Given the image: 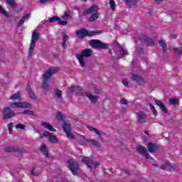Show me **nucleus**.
Listing matches in <instances>:
<instances>
[{
	"label": "nucleus",
	"instance_id": "f257e3e1",
	"mask_svg": "<svg viewBox=\"0 0 182 182\" xmlns=\"http://www.w3.org/2000/svg\"><path fill=\"white\" fill-rule=\"evenodd\" d=\"M59 72V68H51L46 70L43 76V82L41 85V89H43V90H49V84H48V82L50 80V77L53 76L55 73H58Z\"/></svg>",
	"mask_w": 182,
	"mask_h": 182
},
{
	"label": "nucleus",
	"instance_id": "f03ea898",
	"mask_svg": "<svg viewBox=\"0 0 182 182\" xmlns=\"http://www.w3.org/2000/svg\"><path fill=\"white\" fill-rule=\"evenodd\" d=\"M101 33H103V31H89L86 30V28H81L77 30L76 31V35L79 39H84V38H86V36L92 37L95 36V35H100Z\"/></svg>",
	"mask_w": 182,
	"mask_h": 182
},
{
	"label": "nucleus",
	"instance_id": "7ed1b4c3",
	"mask_svg": "<svg viewBox=\"0 0 182 182\" xmlns=\"http://www.w3.org/2000/svg\"><path fill=\"white\" fill-rule=\"evenodd\" d=\"M68 168L71 171L73 176H77L79 174V170L80 168V165L79 162L73 160V159H70L67 161Z\"/></svg>",
	"mask_w": 182,
	"mask_h": 182
},
{
	"label": "nucleus",
	"instance_id": "20e7f679",
	"mask_svg": "<svg viewBox=\"0 0 182 182\" xmlns=\"http://www.w3.org/2000/svg\"><path fill=\"white\" fill-rule=\"evenodd\" d=\"M39 41V33L33 31L32 33L31 41L30 43V48L28 50V59L32 58V53L35 50V47L36 46V42Z\"/></svg>",
	"mask_w": 182,
	"mask_h": 182
},
{
	"label": "nucleus",
	"instance_id": "39448f33",
	"mask_svg": "<svg viewBox=\"0 0 182 182\" xmlns=\"http://www.w3.org/2000/svg\"><path fill=\"white\" fill-rule=\"evenodd\" d=\"M88 43L93 49H104L105 50L109 49V46H107V43H103L100 41V40H90Z\"/></svg>",
	"mask_w": 182,
	"mask_h": 182
},
{
	"label": "nucleus",
	"instance_id": "423d86ee",
	"mask_svg": "<svg viewBox=\"0 0 182 182\" xmlns=\"http://www.w3.org/2000/svg\"><path fill=\"white\" fill-rule=\"evenodd\" d=\"M36 133L40 134V139H43V137H48V141L50 143H53V144H58L59 143V139L56 136V135H53L52 133L46 131L43 134H41L39 131H36Z\"/></svg>",
	"mask_w": 182,
	"mask_h": 182
},
{
	"label": "nucleus",
	"instance_id": "0eeeda50",
	"mask_svg": "<svg viewBox=\"0 0 182 182\" xmlns=\"http://www.w3.org/2000/svg\"><path fill=\"white\" fill-rule=\"evenodd\" d=\"M2 114H3V120H8L16 116V114H15L14 110H12L9 107H4L2 110Z\"/></svg>",
	"mask_w": 182,
	"mask_h": 182
},
{
	"label": "nucleus",
	"instance_id": "6e6552de",
	"mask_svg": "<svg viewBox=\"0 0 182 182\" xmlns=\"http://www.w3.org/2000/svg\"><path fill=\"white\" fill-rule=\"evenodd\" d=\"M139 40L141 42L146 43L147 46H154V45H156L154 39L145 34H141L139 36Z\"/></svg>",
	"mask_w": 182,
	"mask_h": 182
},
{
	"label": "nucleus",
	"instance_id": "1a4fd4ad",
	"mask_svg": "<svg viewBox=\"0 0 182 182\" xmlns=\"http://www.w3.org/2000/svg\"><path fill=\"white\" fill-rule=\"evenodd\" d=\"M63 129L65 132V133L67 134V137L68 139H75V136L72 134L71 130H72V127L70 124H68L66 122H64L62 125Z\"/></svg>",
	"mask_w": 182,
	"mask_h": 182
},
{
	"label": "nucleus",
	"instance_id": "9d476101",
	"mask_svg": "<svg viewBox=\"0 0 182 182\" xmlns=\"http://www.w3.org/2000/svg\"><path fill=\"white\" fill-rule=\"evenodd\" d=\"M136 120L139 124H144V123H147V117L148 116L146 114V112L141 111L139 112H136Z\"/></svg>",
	"mask_w": 182,
	"mask_h": 182
},
{
	"label": "nucleus",
	"instance_id": "9b49d317",
	"mask_svg": "<svg viewBox=\"0 0 182 182\" xmlns=\"http://www.w3.org/2000/svg\"><path fill=\"white\" fill-rule=\"evenodd\" d=\"M99 6L96 4H93L90 8L85 9L82 12L83 16L89 15L90 14H99Z\"/></svg>",
	"mask_w": 182,
	"mask_h": 182
},
{
	"label": "nucleus",
	"instance_id": "f8f14e48",
	"mask_svg": "<svg viewBox=\"0 0 182 182\" xmlns=\"http://www.w3.org/2000/svg\"><path fill=\"white\" fill-rule=\"evenodd\" d=\"M82 163H83V164H86V166L88 167V168H90V170H92V168H93V164H95V161L90 159V157L89 156H83L82 159H81Z\"/></svg>",
	"mask_w": 182,
	"mask_h": 182
},
{
	"label": "nucleus",
	"instance_id": "ddd939ff",
	"mask_svg": "<svg viewBox=\"0 0 182 182\" xmlns=\"http://www.w3.org/2000/svg\"><path fill=\"white\" fill-rule=\"evenodd\" d=\"M87 128L90 132H94V133H95V134H97V136H98L99 140H103V136L102 135V134H106L105 132H100V131H99V129H96L93 127H90L89 125L87 126Z\"/></svg>",
	"mask_w": 182,
	"mask_h": 182
},
{
	"label": "nucleus",
	"instance_id": "4468645a",
	"mask_svg": "<svg viewBox=\"0 0 182 182\" xmlns=\"http://www.w3.org/2000/svg\"><path fill=\"white\" fill-rule=\"evenodd\" d=\"M81 137L85 141H87V143H91L92 146L97 147V149H100V143L97 141L96 139H87L85 136L81 135Z\"/></svg>",
	"mask_w": 182,
	"mask_h": 182
},
{
	"label": "nucleus",
	"instance_id": "2eb2a0df",
	"mask_svg": "<svg viewBox=\"0 0 182 182\" xmlns=\"http://www.w3.org/2000/svg\"><path fill=\"white\" fill-rule=\"evenodd\" d=\"M93 55V50L91 48H85L82 50L80 56L82 58H90Z\"/></svg>",
	"mask_w": 182,
	"mask_h": 182
},
{
	"label": "nucleus",
	"instance_id": "dca6fc26",
	"mask_svg": "<svg viewBox=\"0 0 182 182\" xmlns=\"http://www.w3.org/2000/svg\"><path fill=\"white\" fill-rule=\"evenodd\" d=\"M147 149L149 153H156V151L159 150V146L156 144H153L152 142H149L147 144Z\"/></svg>",
	"mask_w": 182,
	"mask_h": 182
},
{
	"label": "nucleus",
	"instance_id": "f3484780",
	"mask_svg": "<svg viewBox=\"0 0 182 182\" xmlns=\"http://www.w3.org/2000/svg\"><path fill=\"white\" fill-rule=\"evenodd\" d=\"M4 151L6 153H16L21 151V149L18 146H8L4 148Z\"/></svg>",
	"mask_w": 182,
	"mask_h": 182
},
{
	"label": "nucleus",
	"instance_id": "a211bd4d",
	"mask_svg": "<svg viewBox=\"0 0 182 182\" xmlns=\"http://www.w3.org/2000/svg\"><path fill=\"white\" fill-rule=\"evenodd\" d=\"M156 105L160 107V109L162 110V112L165 114L168 113V110H167V108L166 107V105H164V103H163L161 101L159 100H155Z\"/></svg>",
	"mask_w": 182,
	"mask_h": 182
},
{
	"label": "nucleus",
	"instance_id": "6ab92c4d",
	"mask_svg": "<svg viewBox=\"0 0 182 182\" xmlns=\"http://www.w3.org/2000/svg\"><path fill=\"white\" fill-rule=\"evenodd\" d=\"M26 90L29 96L32 99V100H35L36 99V95H35V93L33 92L32 89L31 88V85L29 83L27 84V87L26 88Z\"/></svg>",
	"mask_w": 182,
	"mask_h": 182
},
{
	"label": "nucleus",
	"instance_id": "aec40b11",
	"mask_svg": "<svg viewBox=\"0 0 182 182\" xmlns=\"http://www.w3.org/2000/svg\"><path fill=\"white\" fill-rule=\"evenodd\" d=\"M136 153H139V154H141V156H144V154H146L147 153V148H145L143 145H139L136 149Z\"/></svg>",
	"mask_w": 182,
	"mask_h": 182
},
{
	"label": "nucleus",
	"instance_id": "412c9836",
	"mask_svg": "<svg viewBox=\"0 0 182 182\" xmlns=\"http://www.w3.org/2000/svg\"><path fill=\"white\" fill-rule=\"evenodd\" d=\"M132 80H134V82H136V83H138V85H141V83H143V77L136 75V74H133L132 75Z\"/></svg>",
	"mask_w": 182,
	"mask_h": 182
},
{
	"label": "nucleus",
	"instance_id": "4be33fe9",
	"mask_svg": "<svg viewBox=\"0 0 182 182\" xmlns=\"http://www.w3.org/2000/svg\"><path fill=\"white\" fill-rule=\"evenodd\" d=\"M41 126H43V127H44L45 129H48V130H50V132H56V129L47 122H41Z\"/></svg>",
	"mask_w": 182,
	"mask_h": 182
},
{
	"label": "nucleus",
	"instance_id": "5701e85b",
	"mask_svg": "<svg viewBox=\"0 0 182 182\" xmlns=\"http://www.w3.org/2000/svg\"><path fill=\"white\" fill-rule=\"evenodd\" d=\"M6 4H7V5H9L10 8H11L13 11H15V9L18 8V4L15 1V0H6Z\"/></svg>",
	"mask_w": 182,
	"mask_h": 182
},
{
	"label": "nucleus",
	"instance_id": "b1692460",
	"mask_svg": "<svg viewBox=\"0 0 182 182\" xmlns=\"http://www.w3.org/2000/svg\"><path fill=\"white\" fill-rule=\"evenodd\" d=\"M70 93H80V92H82V87L73 85L70 88Z\"/></svg>",
	"mask_w": 182,
	"mask_h": 182
},
{
	"label": "nucleus",
	"instance_id": "393cba45",
	"mask_svg": "<svg viewBox=\"0 0 182 182\" xmlns=\"http://www.w3.org/2000/svg\"><path fill=\"white\" fill-rule=\"evenodd\" d=\"M40 150L43 152V154H44L45 157H49V151H48V148L45 144L41 145Z\"/></svg>",
	"mask_w": 182,
	"mask_h": 182
},
{
	"label": "nucleus",
	"instance_id": "a878e982",
	"mask_svg": "<svg viewBox=\"0 0 182 182\" xmlns=\"http://www.w3.org/2000/svg\"><path fill=\"white\" fill-rule=\"evenodd\" d=\"M85 94L87 96V97H88V99H90V101L92 102V103H96V102H97V97L86 92H85Z\"/></svg>",
	"mask_w": 182,
	"mask_h": 182
},
{
	"label": "nucleus",
	"instance_id": "bb28decb",
	"mask_svg": "<svg viewBox=\"0 0 182 182\" xmlns=\"http://www.w3.org/2000/svg\"><path fill=\"white\" fill-rule=\"evenodd\" d=\"M76 58L78 60V62L81 68H85L86 66V63L85 62L83 57H81L80 55H79V54H77Z\"/></svg>",
	"mask_w": 182,
	"mask_h": 182
},
{
	"label": "nucleus",
	"instance_id": "cd10ccee",
	"mask_svg": "<svg viewBox=\"0 0 182 182\" xmlns=\"http://www.w3.org/2000/svg\"><path fill=\"white\" fill-rule=\"evenodd\" d=\"M97 19H99V13H93L89 18V22H95Z\"/></svg>",
	"mask_w": 182,
	"mask_h": 182
},
{
	"label": "nucleus",
	"instance_id": "c85d7f7f",
	"mask_svg": "<svg viewBox=\"0 0 182 182\" xmlns=\"http://www.w3.org/2000/svg\"><path fill=\"white\" fill-rule=\"evenodd\" d=\"M125 4L128 8H132V6H134L137 4V0H125Z\"/></svg>",
	"mask_w": 182,
	"mask_h": 182
},
{
	"label": "nucleus",
	"instance_id": "c756f323",
	"mask_svg": "<svg viewBox=\"0 0 182 182\" xmlns=\"http://www.w3.org/2000/svg\"><path fill=\"white\" fill-rule=\"evenodd\" d=\"M159 46H161L164 53H166V52H167V43L163 40H161L159 41Z\"/></svg>",
	"mask_w": 182,
	"mask_h": 182
},
{
	"label": "nucleus",
	"instance_id": "7c9ffc66",
	"mask_svg": "<svg viewBox=\"0 0 182 182\" xmlns=\"http://www.w3.org/2000/svg\"><path fill=\"white\" fill-rule=\"evenodd\" d=\"M31 105L29 102H20V108L21 109H31Z\"/></svg>",
	"mask_w": 182,
	"mask_h": 182
},
{
	"label": "nucleus",
	"instance_id": "2f4dec72",
	"mask_svg": "<svg viewBox=\"0 0 182 182\" xmlns=\"http://www.w3.org/2000/svg\"><path fill=\"white\" fill-rule=\"evenodd\" d=\"M10 100H16V99H21V92L18 91L9 97Z\"/></svg>",
	"mask_w": 182,
	"mask_h": 182
},
{
	"label": "nucleus",
	"instance_id": "473e14b6",
	"mask_svg": "<svg viewBox=\"0 0 182 182\" xmlns=\"http://www.w3.org/2000/svg\"><path fill=\"white\" fill-rule=\"evenodd\" d=\"M59 21H60V17L58 16H55L49 18V19L48 20V22H50V23H53V22H59Z\"/></svg>",
	"mask_w": 182,
	"mask_h": 182
},
{
	"label": "nucleus",
	"instance_id": "72a5a7b5",
	"mask_svg": "<svg viewBox=\"0 0 182 182\" xmlns=\"http://www.w3.org/2000/svg\"><path fill=\"white\" fill-rule=\"evenodd\" d=\"M54 92L55 97L57 99H61L62 98V91L58 88H54Z\"/></svg>",
	"mask_w": 182,
	"mask_h": 182
},
{
	"label": "nucleus",
	"instance_id": "f704fd0d",
	"mask_svg": "<svg viewBox=\"0 0 182 182\" xmlns=\"http://www.w3.org/2000/svg\"><path fill=\"white\" fill-rule=\"evenodd\" d=\"M0 14H1V15H4V16H6V18H9V14H8V12H6V11H5V9L2 8V6L0 5Z\"/></svg>",
	"mask_w": 182,
	"mask_h": 182
},
{
	"label": "nucleus",
	"instance_id": "c9c22d12",
	"mask_svg": "<svg viewBox=\"0 0 182 182\" xmlns=\"http://www.w3.org/2000/svg\"><path fill=\"white\" fill-rule=\"evenodd\" d=\"M18 114H28V116H33V114H35V112H33V111L27 109L25 110L24 112H18Z\"/></svg>",
	"mask_w": 182,
	"mask_h": 182
},
{
	"label": "nucleus",
	"instance_id": "e433bc0d",
	"mask_svg": "<svg viewBox=\"0 0 182 182\" xmlns=\"http://www.w3.org/2000/svg\"><path fill=\"white\" fill-rule=\"evenodd\" d=\"M149 107L150 109L154 114V116H155V117L157 116V110H156V107H154V105L151 103H149Z\"/></svg>",
	"mask_w": 182,
	"mask_h": 182
},
{
	"label": "nucleus",
	"instance_id": "4c0bfd02",
	"mask_svg": "<svg viewBox=\"0 0 182 182\" xmlns=\"http://www.w3.org/2000/svg\"><path fill=\"white\" fill-rule=\"evenodd\" d=\"M109 4L111 11H116V2H114L113 0H109Z\"/></svg>",
	"mask_w": 182,
	"mask_h": 182
},
{
	"label": "nucleus",
	"instance_id": "58836bf2",
	"mask_svg": "<svg viewBox=\"0 0 182 182\" xmlns=\"http://www.w3.org/2000/svg\"><path fill=\"white\" fill-rule=\"evenodd\" d=\"M136 53H138V55H143L144 53L143 50V48L140 46H136L135 50Z\"/></svg>",
	"mask_w": 182,
	"mask_h": 182
},
{
	"label": "nucleus",
	"instance_id": "ea45409f",
	"mask_svg": "<svg viewBox=\"0 0 182 182\" xmlns=\"http://www.w3.org/2000/svg\"><path fill=\"white\" fill-rule=\"evenodd\" d=\"M170 104L173 105V106H177V105H178L179 101L178 100L176 99V98H171L169 100Z\"/></svg>",
	"mask_w": 182,
	"mask_h": 182
},
{
	"label": "nucleus",
	"instance_id": "a19ab883",
	"mask_svg": "<svg viewBox=\"0 0 182 182\" xmlns=\"http://www.w3.org/2000/svg\"><path fill=\"white\" fill-rule=\"evenodd\" d=\"M68 39H69V37L67 36V34H64L63 36V42H62L63 48H65Z\"/></svg>",
	"mask_w": 182,
	"mask_h": 182
},
{
	"label": "nucleus",
	"instance_id": "79ce46f5",
	"mask_svg": "<svg viewBox=\"0 0 182 182\" xmlns=\"http://www.w3.org/2000/svg\"><path fill=\"white\" fill-rule=\"evenodd\" d=\"M55 119L58 121V122H62V120H63V116L62 115V112H58L57 113L56 116H55Z\"/></svg>",
	"mask_w": 182,
	"mask_h": 182
},
{
	"label": "nucleus",
	"instance_id": "37998d69",
	"mask_svg": "<svg viewBox=\"0 0 182 182\" xmlns=\"http://www.w3.org/2000/svg\"><path fill=\"white\" fill-rule=\"evenodd\" d=\"M173 51L178 55H182V48H173Z\"/></svg>",
	"mask_w": 182,
	"mask_h": 182
},
{
	"label": "nucleus",
	"instance_id": "c03bdc74",
	"mask_svg": "<svg viewBox=\"0 0 182 182\" xmlns=\"http://www.w3.org/2000/svg\"><path fill=\"white\" fill-rule=\"evenodd\" d=\"M69 16H70V11H65L64 15L62 16V19H69Z\"/></svg>",
	"mask_w": 182,
	"mask_h": 182
},
{
	"label": "nucleus",
	"instance_id": "a18cd8bd",
	"mask_svg": "<svg viewBox=\"0 0 182 182\" xmlns=\"http://www.w3.org/2000/svg\"><path fill=\"white\" fill-rule=\"evenodd\" d=\"M13 127H14V123L11 122L8 124L9 134H12V133H14V131L12 130Z\"/></svg>",
	"mask_w": 182,
	"mask_h": 182
},
{
	"label": "nucleus",
	"instance_id": "49530a36",
	"mask_svg": "<svg viewBox=\"0 0 182 182\" xmlns=\"http://www.w3.org/2000/svg\"><path fill=\"white\" fill-rule=\"evenodd\" d=\"M11 107H19L21 108V102H14L10 104Z\"/></svg>",
	"mask_w": 182,
	"mask_h": 182
},
{
	"label": "nucleus",
	"instance_id": "de8ad7c7",
	"mask_svg": "<svg viewBox=\"0 0 182 182\" xmlns=\"http://www.w3.org/2000/svg\"><path fill=\"white\" fill-rule=\"evenodd\" d=\"M16 129H21V130H25L26 127L22 124H17L16 125Z\"/></svg>",
	"mask_w": 182,
	"mask_h": 182
},
{
	"label": "nucleus",
	"instance_id": "09e8293b",
	"mask_svg": "<svg viewBox=\"0 0 182 182\" xmlns=\"http://www.w3.org/2000/svg\"><path fill=\"white\" fill-rule=\"evenodd\" d=\"M58 25H61L62 26H66V25H68V22L66 21L59 20L58 21Z\"/></svg>",
	"mask_w": 182,
	"mask_h": 182
},
{
	"label": "nucleus",
	"instance_id": "8fccbe9b",
	"mask_svg": "<svg viewBox=\"0 0 182 182\" xmlns=\"http://www.w3.org/2000/svg\"><path fill=\"white\" fill-rule=\"evenodd\" d=\"M120 105H128L129 101H127L125 98H122L119 101Z\"/></svg>",
	"mask_w": 182,
	"mask_h": 182
},
{
	"label": "nucleus",
	"instance_id": "3c124183",
	"mask_svg": "<svg viewBox=\"0 0 182 182\" xmlns=\"http://www.w3.org/2000/svg\"><path fill=\"white\" fill-rule=\"evenodd\" d=\"M121 56H126L127 55V51L124 48H122L121 51L119 52Z\"/></svg>",
	"mask_w": 182,
	"mask_h": 182
},
{
	"label": "nucleus",
	"instance_id": "603ef678",
	"mask_svg": "<svg viewBox=\"0 0 182 182\" xmlns=\"http://www.w3.org/2000/svg\"><path fill=\"white\" fill-rule=\"evenodd\" d=\"M29 18H31V14H28L26 15L23 16L21 19L23 21H28V19H29Z\"/></svg>",
	"mask_w": 182,
	"mask_h": 182
},
{
	"label": "nucleus",
	"instance_id": "864d4df0",
	"mask_svg": "<svg viewBox=\"0 0 182 182\" xmlns=\"http://www.w3.org/2000/svg\"><path fill=\"white\" fill-rule=\"evenodd\" d=\"M53 0H40L39 2L41 5H45V4H48V2H52Z\"/></svg>",
	"mask_w": 182,
	"mask_h": 182
},
{
	"label": "nucleus",
	"instance_id": "5fc2aeb1",
	"mask_svg": "<svg viewBox=\"0 0 182 182\" xmlns=\"http://www.w3.org/2000/svg\"><path fill=\"white\" fill-rule=\"evenodd\" d=\"M151 164L152 166H154V167H159V165L157 164V161H156L154 159H151V161H150Z\"/></svg>",
	"mask_w": 182,
	"mask_h": 182
},
{
	"label": "nucleus",
	"instance_id": "6e6d98bb",
	"mask_svg": "<svg viewBox=\"0 0 182 182\" xmlns=\"http://www.w3.org/2000/svg\"><path fill=\"white\" fill-rule=\"evenodd\" d=\"M143 156H144V157L146 160H149V159H150V160H153V158L147 152L145 154H144Z\"/></svg>",
	"mask_w": 182,
	"mask_h": 182
},
{
	"label": "nucleus",
	"instance_id": "4d7b16f0",
	"mask_svg": "<svg viewBox=\"0 0 182 182\" xmlns=\"http://www.w3.org/2000/svg\"><path fill=\"white\" fill-rule=\"evenodd\" d=\"M166 164L168 165V167H170V168L176 170V165H172L171 164H170V162H166Z\"/></svg>",
	"mask_w": 182,
	"mask_h": 182
},
{
	"label": "nucleus",
	"instance_id": "13d9d810",
	"mask_svg": "<svg viewBox=\"0 0 182 182\" xmlns=\"http://www.w3.org/2000/svg\"><path fill=\"white\" fill-rule=\"evenodd\" d=\"M25 22L24 20H23L22 18L20 20V21L18 23L17 26H22V24Z\"/></svg>",
	"mask_w": 182,
	"mask_h": 182
},
{
	"label": "nucleus",
	"instance_id": "bf43d9fd",
	"mask_svg": "<svg viewBox=\"0 0 182 182\" xmlns=\"http://www.w3.org/2000/svg\"><path fill=\"white\" fill-rule=\"evenodd\" d=\"M167 167H168L167 162H166L165 164H164L161 166V170H166V168H167Z\"/></svg>",
	"mask_w": 182,
	"mask_h": 182
},
{
	"label": "nucleus",
	"instance_id": "052dcab7",
	"mask_svg": "<svg viewBox=\"0 0 182 182\" xmlns=\"http://www.w3.org/2000/svg\"><path fill=\"white\" fill-rule=\"evenodd\" d=\"M36 168H33V169L31 170V174L33 176H34L35 177H36V176H38V174H36V172H35Z\"/></svg>",
	"mask_w": 182,
	"mask_h": 182
},
{
	"label": "nucleus",
	"instance_id": "680f3d73",
	"mask_svg": "<svg viewBox=\"0 0 182 182\" xmlns=\"http://www.w3.org/2000/svg\"><path fill=\"white\" fill-rule=\"evenodd\" d=\"M92 166H94V168H97V167H99V166H100V164L98 162H94Z\"/></svg>",
	"mask_w": 182,
	"mask_h": 182
},
{
	"label": "nucleus",
	"instance_id": "e2e57ef3",
	"mask_svg": "<svg viewBox=\"0 0 182 182\" xmlns=\"http://www.w3.org/2000/svg\"><path fill=\"white\" fill-rule=\"evenodd\" d=\"M95 93L96 95H99L100 93V90H99V88H97V87H95Z\"/></svg>",
	"mask_w": 182,
	"mask_h": 182
},
{
	"label": "nucleus",
	"instance_id": "0e129e2a",
	"mask_svg": "<svg viewBox=\"0 0 182 182\" xmlns=\"http://www.w3.org/2000/svg\"><path fill=\"white\" fill-rule=\"evenodd\" d=\"M122 83L124 86H129V82L127 80H122Z\"/></svg>",
	"mask_w": 182,
	"mask_h": 182
},
{
	"label": "nucleus",
	"instance_id": "69168bd1",
	"mask_svg": "<svg viewBox=\"0 0 182 182\" xmlns=\"http://www.w3.org/2000/svg\"><path fill=\"white\" fill-rule=\"evenodd\" d=\"M124 173H125V174H127V176H130V171L129 170L125 169Z\"/></svg>",
	"mask_w": 182,
	"mask_h": 182
},
{
	"label": "nucleus",
	"instance_id": "338daca9",
	"mask_svg": "<svg viewBox=\"0 0 182 182\" xmlns=\"http://www.w3.org/2000/svg\"><path fill=\"white\" fill-rule=\"evenodd\" d=\"M164 0H156L155 2H156V4H160Z\"/></svg>",
	"mask_w": 182,
	"mask_h": 182
},
{
	"label": "nucleus",
	"instance_id": "774afa93",
	"mask_svg": "<svg viewBox=\"0 0 182 182\" xmlns=\"http://www.w3.org/2000/svg\"><path fill=\"white\" fill-rule=\"evenodd\" d=\"M79 144H81V146H83V144H85L82 141H79Z\"/></svg>",
	"mask_w": 182,
	"mask_h": 182
}]
</instances>
